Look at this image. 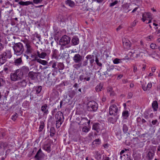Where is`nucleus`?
Here are the masks:
<instances>
[{"mask_svg": "<svg viewBox=\"0 0 160 160\" xmlns=\"http://www.w3.org/2000/svg\"><path fill=\"white\" fill-rule=\"evenodd\" d=\"M29 71V68L23 66L17 69L15 72L11 73L10 78L11 81H16L21 79L24 74H27Z\"/></svg>", "mask_w": 160, "mask_h": 160, "instance_id": "obj_1", "label": "nucleus"}, {"mask_svg": "<svg viewBox=\"0 0 160 160\" xmlns=\"http://www.w3.org/2000/svg\"><path fill=\"white\" fill-rule=\"evenodd\" d=\"M6 149L5 156L12 154L16 150L14 146L10 143L4 142H0V156L4 154V151Z\"/></svg>", "mask_w": 160, "mask_h": 160, "instance_id": "obj_2", "label": "nucleus"}, {"mask_svg": "<svg viewBox=\"0 0 160 160\" xmlns=\"http://www.w3.org/2000/svg\"><path fill=\"white\" fill-rule=\"evenodd\" d=\"M12 48L14 54L17 56L22 55L25 49L23 45L21 42L15 44L13 46Z\"/></svg>", "mask_w": 160, "mask_h": 160, "instance_id": "obj_3", "label": "nucleus"}, {"mask_svg": "<svg viewBox=\"0 0 160 160\" xmlns=\"http://www.w3.org/2000/svg\"><path fill=\"white\" fill-rule=\"evenodd\" d=\"M56 122V127L58 128L61 126L63 121L64 117L63 114L61 112H58L55 115Z\"/></svg>", "mask_w": 160, "mask_h": 160, "instance_id": "obj_4", "label": "nucleus"}, {"mask_svg": "<svg viewBox=\"0 0 160 160\" xmlns=\"http://www.w3.org/2000/svg\"><path fill=\"white\" fill-rule=\"evenodd\" d=\"M130 52L136 58L145 56V51L141 48H136Z\"/></svg>", "mask_w": 160, "mask_h": 160, "instance_id": "obj_5", "label": "nucleus"}, {"mask_svg": "<svg viewBox=\"0 0 160 160\" xmlns=\"http://www.w3.org/2000/svg\"><path fill=\"white\" fill-rule=\"evenodd\" d=\"M87 109L88 111H95L98 108V104L94 101L89 102L87 104Z\"/></svg>", "mask_w": 160, "mask_h": 160, "instance_id": "obj_6", "label": "nucleus"}, {"mask_svg": "<svg viewBox=\"0 0 160 160\" xmlns=\"http://www.w3.org/2000/svg\"><path fill=\"white\" fill-rule=\"evenodd\" d=\"M25 47V53L27 54L32 53L33 51L32 47L31 42L28 40H26L23 41Z\"/></svg>", "mask_w": 160, "mask_h": 160, "instance_id": "obj_7", "label": "nucleus"}, {"mask_svg": "<svg viewBox=\"0 0 160 160\" xmlns=\"http://www.w3.org/2000/svg\"><path fill=\"white\" fill-rule=\"evenodd\" d=\"M71 38L67 35H64L61 38L59 41V44L62 46H65L69 43Z\"/></svg>", "mask_w": 160, "mask_h": 160, "instance_id": "obj_8", "label": "nucleus"}, {"mask_svg": "<svg viewBox=\"0 0 160 160\" xmlns=\"http://www.w3.org/2000/svg\"><path fill=\"white\" fill-rule=\"evenodd\" d=\"M118 111V108L116 105L112 104L110 106L109 108V112L110 115H115L117 114Z\"/></svg>", "mask_w": 160, "mask_h": 160, "instance_id": "obj_9", "label": "nucleus"}, {"mask_svg": "<svg viewBox=\"0 0 160 160\" xmlns=\"http://www.w3.org/2000/svg\"><path fill=\"white\" fill-rule=\"evenodd\" d=\"M2 54L7 60L12 57V53L10 50H6Z\"/></svg>", "mask_w": 160, "mask_h": 160, "instance_id": "obj_10", "label": "nucleus"}, {"mask_svg": "<svg viewBox=\"0 0 160 160\" xmlns=\"http://www.w3.org/2000/svg\"><path fill=\"white\" fill-rule=\"evenodd\" d=\"M73 60L76 63L80 62L82 60V57L79 53H77L74 55Z\"/></svg>", "mask_w": 160, "mask_h": 160, "instance_id": "obj_11", "label": "nucleus"}, {"mask_svg": "<svg viewBox=\"0 0 160 160\" xmlns=\"http://www.w3.org/2000/svg\"><path fill=\"white\" fill-rule=\"evenodd\" d=\"M113 69L114 66H111L109 68H108L107 70L105 72H104V75L105 78L112 76V71Z\"/></svg>", "mask_w": 160, "mask_h": 160, "instance_id": "obj_12", "label": "nucleus"}, {"mask_svg": "<svg viewBox=\"0 0 160 160\" xmlns=\"http://www.w3.org/2000/svg\"><path fill=\"white\" fill-rule=\"evenodd\" d=\"M100 124L98 123H95L92 126V129L96 131V132H95L94 135H97V133H98L101 131L100 128Z\"/></svg>", "mask_w": 160, "mask_h": 160, "instance_id": "obj_13", "label": "nucleus"}, {"mask_svg": "<svg viewBox=\"0 0 160 160\" xmlns=\"http://www.w3.org/2000/svg\"><path fill=\"white\" fill-rule=\"evenodd\" d=\"M90 76L87 73H86V74L83 73L82 74L80 75L79 77V79L81 81L86 80L88 81L90 80Z\"/></svg>", "mask_w": 160, "mask_h": 160, "instance_id": "obj_14", "label": "nucleus"}, {"mask_svg": "<svg viewBox=\"0 0 160 160\" xmlns=\"http://www.w3.org/2000/svg\"><path fill=\"white\" fill-rule=\"evenodd\" d=\"M44 156V154L42 152L41 148H40L35 156V158L38 160H40Z\"/></svg>", "mask_w": 160, "mask_h": 160, "instance_id": "obj_15", "label": "nucleus"}, {"mask_svg": "<svg viewBox=\"0 0 160 160\" xmlns=\"http://www.w3.org/2000/svg\"><path fill=\"white\" fill-rule=\"evenodd\" d=\"M147 158L148 159H151L152 158L154 154V152L152 149H148L147 151Z\"/></svg>", "mask_w": 160, "mask_h": 160, "instance_id": "obj_16", "label": "nucleus"}, {"mask_svg": "<svg viewBox=\"0 0 160 160\" xmlns=\"http://www.w3.org/2000/svg\"><path fill=\"white\" fill-rule=\"evenodd\" d=\"M122 42L124 47H126V48H129L130 47L131 43L128 39L125 38H123L122 39Z\"/></svg>", "mask_w": 160, "mask_h": 160, "instance_id": "obj_17", "label": "nucleus"}, {"mask_svg": "<svg viewBox=\"0 0 160 160\" xmlns=\"http://www.w3.org/2000/svg\"><path fill=\"white\" fill-rule=\"evenodd\" d=\"M47 108L48 105L46 104H44L42 106L41 110L43 112V115H47L48 113V111Z\"/></svg>", "mask_w": 160, "mask_h": 160, "instance_id": "obj_18", "label": "nucleus"}, {"mask_svg": "<svg viewBox=\"0 0 160 160\" xmlns=\"http://www.w3.org/2000/svg\"><path fill=\"white\" fill-rule=\"evenodd\" d=\"M13 63L16 66L20 65L22 63V61L21 57L19 58L15 59Z\"/></svg>", "mask_w": 160, "mask_h": 160, "instance_id": "obj_19", "label": "nucleus"}, {"mask_svg": "<svg viewBox=\"0 0 160 160\" xmlns=\"http://www.w3.org/2000/svg\"><path fill=\"white\" fill-rule=\"evenodd\" d=\"M77 89L75 90L71 89L68 92V96L71 98H72L76 94Z\"/></svg>", "mask_w": 160, "mask_h": 160, "instance_id": "obj_20", "label": "nucleus"}, {"mask_svg": "<svg viewBox=\"0 0 160 160\" xmlns=\"http://www.w3.org/2000/svg\"><path fill=\"white\" fill-rule=\"evenodd\" d=\"M60 37V33L59 32V31L56 30L55 31L54 34V37L55 40L56 41H58Z\"/></svg>", "mask_w": 160, "mask_h": 160, "instance_id": "obj_21", "label": "nucleus"}, {"mask_svg": "<svg viewBox=\"0 0 160 160\" xmlns=\"http://www.w3.org/2000/svg\"><path fill=\"white\" fill-rule=\"evenodd\" d=\"M27 84V82L25 79H23L18 82V85L21 87H25Z\"/></svg>", "mask_w": 160, "mask_h": 160, "instance_id": "obj_22", "label": "nucleus"}, {"mask_svg": "<svg viewBox=\"0 0 160 160\" xmlns=\"http://www.w3.org/2000/svg\"><path fill=\"white\" fill-rule=\"evenodd\" d=\"M28 75L29 78L32 80H35L36 77L35 73L32 72H30Z\"/></svg>", "mask_w": 160, "mask_h": 160, "instance_id": "obj_23", "label": "nucleus"}, {"mask_svg": "<svg viewBox=\"0 0 160 160\" xmlns=\"http://www.w3.org/2000/svg\"><path fill=\"white\" fill-rule=\"evenodd\" d=\"M78 38L76 36H74L72 40V42L74 45H78L79 43Z\"/></svg>", "mask_w": 160, "mask_h": 160, "instance_id": "obj_24", "label": "nucleus"}, {"mask_svg": "<svg viewBox=\"0 0 160 160\" xmlns=\"http://www.w3.org/2000/svg\"><path fill=\"white\" fill-rule=\"evenodd\" d=\"M18 4L22 6H27L30 4H33V3L30 1H27V2H23V1H20L19 2Z\"/></svg>", "mask_w": 160, "mask_h": 160, "instance_id": "obj_25", "label": "nucleus"}, {"mask_svg": "<svg viewBox=\"0 0 160 160\" xmlns=\"http://www.w3.org/2000/svg\"><path fill=\"white\" fill-rule=\"evenodd\" d=\"M152 108L154 111H157L158 108V103L156 101H154L152 103Z\"/></svg>", "mask_w": 160, "mask_h": 160, "instance_id": "obj_26", "label": "nucleus"}, {"mask_svg": "<svg viewBox=\"0 0 160 160\" xmlns=\"http://www.w3.org/2000/svg\"><path fill=\"white\" fill-rule=\"evenodd\" d=\"M7 60L6 59L4 58V57L2 54H0V64L1 65H2Z\"/></svg>", "mask_w": 160, "mask_h": 160, "instance_id": "obj_27", "label": "nucleus"}, {"mask_svg": "<svg viewBox=\"0 0 160 160\" xmlns=\"http://www.w3.org/2000/svg\"><path fill=\"white\" fill-rule=\"evenodd\" d=\"M37 62L43 65H46L48 63L46 61L42 60L39 58L38 59H37Z\"/></svg>", "mask_w": 160, "mask_h": 160, "instance_id": "obj_28", "label": "nucleus"}, {"mask_svg": "<svg viewBox=\"0 0 160 160\" xmlns=\"http://www.w3.org/2000/svg\"><path fill=\"white\" fill-rule=\"evenodd\" d=\"M66 3L67 5L71 7H73L75 5L74 2L71 0H67L66 1Z\"/></svg>", "mask_w": 160, "mask_h": 160, "instance_id": "obj_29", "label": "nucleus"}, {"mask_svg": "<svg viewBox=\"0 0 160 160\" xmlns=\"http://www.w3.org/2000/svg\"><path fill=\"white\" fill-rule=\"evenodd\" d=\"M43 148L44 150H45L48 152H49L51 151L50 146L49 144H46L44 145Z\"/></svg>", "mask_w": 160, "mask_h": 160, "instance_id": "obj_30", "label": "nucleus"}, {"mask_svg": "<svg viewBox=\"0 0 160 160\" xmlns=\"http://www.w3.org/2000/svg\"><path fill=\"white\" fill-rule=\"evenodd\" d=\"M88 119L86 118H81V119L80 122L78 123L79 125H83L86 123Z\"/></svg>", "mask_w": 160, "mask_h": 160, "instance_id": "obj_31", "label": "nucleus"}, {"mask_svg": "<svg viewBox=\"0 0 160 160\" xmlns=\"http://www.w3.org/2000/svg\"><path fill=\"white\" fill-rule=\"evenodd\" d=\"M50 132V136L52 137L54 135L55 133V130L53 127H51Z\"/></svg>", "mask_w": 160, "mask_h": 160, "instance_id": "obj_32", "label": "nucleus"}, {"mask_svg": "<svg viewBox=\"0 0 160 160\" xmlns=\"http://www.w3.org/2000/svg\"><path fill=\"white\" fill-rule=\"evenodd\" d=\"M57 50L56 49H54L52 51V58H57Z\"/></svg>", "mask_w": 160, "mask_h": 160, "instance_id": "obj_33", "label": "nucleus"}, {"mask_svg": "<svg viewBox=\"0 0 160 160\" xmlns=\"http://www.w3.org/2000/svg\"><path fill=\"white\" fill-rule=\"evenodd\" d=\"M40 124L38 130L40 132L42 131L44 127V123L43 122H41Z\"/></svg>", "mask_w": 160, "mask_h": 160, "instance_id": "obj_34", "label": "nucleus"}, {"mask_svg": "<svg viewBox=\"0 0 160 160\" xmlns=\"http://www.w3.org/2000/svg\"><path fill=\"white\" fill-rule=\"evenodd\" d=\"M48 81L51 85L55 82V79L54 77H49L48 78Z\"/></svg>", "mask_w": 160, "mask_h": 160, "instance_id": "obj_35", "label": "nucleus"}, {"mask_svg": "<svg viewBox=\"0 0 160 160\" xmlns=\"http://www.w3.org/2000/svg\"><path fill=\"white\" fill-rule=\"evenodd\" d=\"M58 67L59 70H62L64 68V66L62 62H59L58 65Z\"/></svg>", "mask_w": 160, "mask_h": 160, "instance_id": "obj_36", "label": "nucleus"}, {"mask_svg": "<svg viewBox=\"0 0 160 160\" xmlns=\"http://www.w3.org/2000/svg\"><path fill=\"white\" fill-rule=\"evenodd\" d=\"M123 8L126 12H128L131 10V9H129V6L128 4H124L123 5Z\"/></svg>", "mask_w": 160, "mask_h": 160, "instance_id": "obj_37", "label": "nucleus"}, {"mask_svg": "<svg viewBox=\"0 0 160 160\" xmlns=\"http://www.w3.org/2000/svg\"><path fill=\"white\" fill-rule=\"evenodd\" d=\"M78 63L74 64L73 66V67L77 69L82 67V63L80 62Z\"/></svg>", "mask_w": 160, "mask_h": 160, "instance_id": "obj_38", "label": "nucleus"}, {"mask_svg": "<svg viewBox=\"0 0 160 160\" xmlns=\"http://www.w3.org/2000/svg\"><path fill=\"white\" fill-rule=\"evenodd\" d=\"M31 57L33 59L32 60V62H34L35 61H37V59H38L39 58H38L37 56H36V54L34 53L33 54H31Z\"/></svg>", "mask_w": 160, "mask_h": 160, "instance_id": "obj_39", "label": "nucleus"}, {"mask_svg": "<svg viewBox=\"0 0 160 160\" xmlns=\"http://www.w3.org/2000/svg\"><path fill=\"white\" fill-rule=\"evenodd\" d=\"M42 89V86H39L37 87L36 88V93L37 94L41 92Z\"/></svg>", "mask_w": 160, "mask_h": 160, "instance_id": "obj_40", "label": "nucleus"}, {"mask_svg": "<svg viewBox=\"0 0 160 160\" xmlns=\"http://www.w3.org/2000/svg\"><path fill=\"white\" fill-rule=\"evenodd\" d=\"M5 83V80L3 78H0V87L3 86Z\"/></svg>", "mask_w": 160, "mask_h": 160, "instance_id": "obj_41", "label": "nucleus"}, {"mask_svg": "<svg viewBox=\"0 0 160 160\" xmlns=\"http://www.w3.org/2000/svg\"><path fill=\"white\" fill-rule=\"evenodd\" d=\"M47 53L45 52H42L40 53L39 58L44 59L47 56Z\"/></svg>", "mask_w": 160, "mask_h": 160, "instance_id": "obj_42", "label": "nucleus"}, {"mask_svg": "<svg viewBox=\"0 0 160 160\" xmlns=\"http://www.w3.org/2000/svg\"><path fill=\"white\" fill-rule=\"evenodd\" d=\"M96 58H95V62L97 63V64L98 65V66L100 67H102V64L101 62H99V60L98 59V57L96 56L95 57Z\"/></svg>", "mask_w": 160, "mask_h": 160, "instance_id": "obj_43", "label": "nucleus"}, {"mask_svg": "<svg viewBox=\"0 0 160 160\" xmlns=\"http://www.w3.org/2000/svg\"><path fill=\"white\" fill-rule=\"evenodd\" d=\"M102 87H101L100 85H98L96 86L95 88V90L97 92H99L101 91Z\"/></svg>", "mask_w": 160, "mask_h": 160, "instance_id": "obj_44", "label": "nucleus"}, {"mask_svg": "<svg viewBox=\"0 0 160 160\" xmlns=\"http://www.w3.org/2000/svg\"><path fill=\"white\" fill-rule=\"evenodd\" d=\"M18 114L17 113H15L12 116L11 119L13 121H15L18 117Z\"/></svg>", "mask_w": 160, "mask_h": 160, "instance_id": "obj_45", "label": "nucleus"}, {"mask_svg": "<svg viewBox=\"0 0 160 160\" xmlns=\"http://www.w3.org/2000/svg\"><path fill=\"white\" fill-rule=\"evenodd\" d=\"M142 88L144 91H146L147 90H149L150 88L149 87H148V86L147 85L146 87H145V86L144 85H142Z\"/></svg>", "mask_w": 160, "mask_h": 160, "instance_id": "obj_46", "label": "nucleus"}, {"mask_svg": "<svg viewBox=\"0 0 160 160\" xmlns=\"http://www.w3.org/2000/svg\"><path fill=\"white\" fill-rule=\"evenodd\" d=\"M128 130V127L125 125L124 124L123 126V131L124 132H127Z\"/></svg>", "mask_w": 160, "mask_h": 160, "instance_id": "obj_47", "label": "nucleus"}, {"mask_svg": "<svg viewBox=\"0 0 160 160\" xmlns=\"http://www.w3.org/2000/svg\"><path fill=\"white\" fill-rule=\"evenodd\" d=\"M142 20L143 22H144L145 20H146V12H144V13H142Z\"/></svg>", "mask_w": 160, "mask_h": 160, "instance_id": "obj_48", "label": "nucleus"}, {"mask_svg": "<svg viewBox=\"0 0 160 160\" xmlns=\"http://www.w3.org/2000/svg\"><path fill=\"white\" fill-rule=\"evenodd\" d=\"M120 59H119L118 58H116L113 60V62L115 64H118L120 62Z\"/></svg>", "mask_w": 160, "mask_h": 160, "instance_id": "obj_49", "label": "nucleus"}, {"mask_svg": "<svg viewBox=\"0 0 160 160\" xmlns=\"http://www.w3.org/2000/svg\"><path fill=\"white\" fill-rule=\"evenodd\" d=\"M146 16H147V18L149 19H152V16L151 15V13L150 12H146Z\"/></svg>", "mask_w": 160, "mask_h": 160, "instance_id": "obj_50", "label": "nucleus"}, {"mask_svg": "<svg viewBox=\"0 0 160 160\" xmlns=\"http://www.w3.org/2000/svg\"><path fill=\"white\" fill-rule=\"evenodd\" d=\"M89 131V129L87 127H84L82 128V131L83 132H87Z\"/></svg>", "mask_w": 160, "mask_h": 160, "instance_id": "obj_51", "label": "nucleus"}, {"mask_svg": "<svg viewBox=\"0 0 160 160\" xmlns=\"http://www.w3.org/2000/svg\"><path fill=\"white\" fill-rule=\"evenodd\" d=\"M88 64V60H85L83 61L82 65L83 67H85Z\"/></svg>", "mask_w": 160, "mask_h": 160, "instance_id": "obj_52", "label": "nucleus"}, {"mask_svg": "<svg viewBox=\"0 0 160 160\" xmlns=\"http://www.w3.org/2000/svg\"><path fill=\"white\" fill-rule=\"evenodd\" d=\"M157 46L155 44L152 43L150 45V47L152 49H156Z\"/></svg>", "mask_w": 160, "mask_h": 160, "instance_id": "obj_53", "label": "nucleus"}, {"mask_svg": "<svg viewBox=\"0 0 160 160\" xmlns=\"http://www.w3.org/2000/svg\"><path fill=\"white\" fill-rule=\"evenodd\" d=\"M118 3V1H114V2L111 3L110 4V7L113 6H114L116 4H117Z\"/></svg>", "mask_w": 160, "mask_h": 160, "instance_id": "obj_54", "label": "nucleus"}, {"mask_svg": "<svg viewBox=\"0 0 160 160\" xmlns=\"http://www.w3.org/2000/svg\"><path fill=\"white\" fill-rule=\"evenodd\" d=\"M56 63L55 62H54L52 65V68H54L55 69H57V68L56 67Z\"/></svg>", "mask_w": 160, "mask_h": 160, "instance_id": "obj_55", "label": "nucleus"}, {"mask_svg": "<svg viewBox=\"0 0 160 160\" xmlns=\"http://www.w3.org/2000/svg\"><path fill=\"white\" fill-rule=\"evenodd\" d=\"M43 0H33V2L35 4H37L41 2Z\"/></svg>", "mask_w": 160, "mask_h": 160, "instance_id": "obj_56", "label": "nucleus"}, {"mask_svg": "<svg viewBox=\"0 0 160 160\" xmlns=\"http://www.w3.org/2000/svg\"><path fill=\"white\" fill-rule=\"evenodd\" d=\"M92 57H93V55H88L86 57L87 60H88V59H91L92 58Z\"/></svg>", "mask_w": 160, "mask_h": 160, "instance_id": "obj_57", "label": "nucleus"}, {"mask_svg": "<svg viewBox=\"0 0 160 160\" xmlns=\"http://www.w3.org/2000/svg\"><path fill=\"white\" fill-rule=\"evenodd\" d=\"M158 122V120L156 119L152 121V123L153 125H155Z\"/></svg>", "mask_w": 160, "mask_h": 160, "instance_id": "obj_58", "label": "nucleus"}, {"mask_svg": "<svg viewBox=\"0 0 160 160\" xmlns=\"http://www.w3.org/2000/svg\"><path fill=\"white\" fill-rule=\"evenodd\" d=\"M128 114V112L127 111H124L122 113V115L123 116H127Z\"/></svg>", "mask_w": 160, "mask_h": 160, "instance_id": "obj_59", "label": "nucleus"}, {"mask_svg": "<svg viewBox=\"0 0 160 160\" xmlns=\"http://www.w3.org/2000/svg\"><path fill=\"white\" fill-rule=\"evenodd\" d=\"M40 53H40V52L39 51H37V53H36V56L39 58L40 56Z\"/></svg>", "mask_w": 160, "mask_h": 160, "instance_id": "obj_60", "label": "nucleus"}, {"mask_svg": "<svg viewBox=\"0 0 160 160\" xmlns=\"http://www.w3.org/2000/svg\"><path fill=\"white\" fill-rule=\"evenodd\" d=\"M133 71L134 72H137V67L135 66H133Z\"/></svg>", "mask_w": 160, "mask_h": 160, "instance_id": "obj_61", "label": "nucleus"}, {"mask_svg": "<svg viewBox=\"0 0 160 160\" xmlns=\"http://www.w3.org/2000/svg\"><path fill=\"white\" fill-rule=\"evenodd\" d=\"M8 68L7 67H4L3 69V70L4 72H6V73H8Z\"/></svg>", "mask_w": 160, "mask_h": 160, "instance_id": "obj_62", "label": "nucleus"}, {"mask_svg": "<svg viewBox=\"0 0 160 160\" xmlns=\"http://www.w3.org/2000/svg\"><path fill=\"white\" fill-rule=\"evenodd\" d=\"M132 94L131 92H130L128 93V98H132Z\"/></svg>", "mask_w": 160, "mask_h": 160, "instance_id": "obj_63", "label": "nucleus"}, {"mask_svg": "<svg viewBox=\"0 0 160 160\" xmlns=\"http://www.w3.org/2000/svg\"><path fill=\"white\" fill-rule=\"evenodd\" d=\"M94 61V59H91L90 60V62L91 65H92Z\"/></svg>", "mask_w": 160, "mask_h": 160, "instance_id": "obj_64", "label": "nucleus"}]
</instances>
